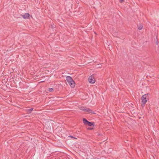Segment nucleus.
<instances>
[{
	"label": "nucleus",
	"instance_id": "nucleus-9",
	"mask_svg": "<svg viewBox=\"0 0 159 159\" xmlns=\"http://www.w3.org/2000/svg\"><path fill=\"white\" fill-rule=\"evenodd\" d=\"M87 125H88L89 126H91L92 125H94V123L93 122H91L89 121L88 123L87 124Z\"/></svg>",
	"mask_w": 159,
	"mask_h": 159
},
{
	"label": "nucleus",
	"instance_id": "nucleus-4",
	"mask_svg": "<svg viewBox=\"0 0 159 159\" xmlns=\"http://www.w3.org/2000/svg\"><path fill=\"white\" fill-rule=\"evenodd\" d=\"M21 16L24 19H26L29 17L30 14L28 13H25L24 15H22Z\"/></svg>",
	"mask_w": 159,
	"mask_h": 159
},
{
	"label": "nucleus",
	"instance_id": "nucleus-7",
	"mask_svg": "<svg viewBox=\"0 0 159 159\" xmlns=\"http://www.w3.org/2000/svg\"><path fill=\"white\" fill-rule=\"evenodd\" d=\"M83 122L84 125H87V123H88L89 121H88L86 119L83 118Z\"/></svg>",
	"mask_w": 159,
	"mask_h": 159
},
{
	"label": "nucleus",
	"instance_id": "nucleus-11",
	"mask_svg": "<svg viewBox=\"0 0 159 159\" xmlns=\"http://www.w3.org/2000/svg\"><path fill=\"white\" fill-rule=\"evenodd\" d=\"M53 89L51 88H49V91L50 92L52 91H53Z\"/></svg>",
	"mask_w": 159,
	"mask_h": 159
},
{
	"label": "nucleus",
	"instance_id": "nucleus-2",
	"mask_svg": "<svg viewBox=\"0 0 159 159\" xmlns=\"http://www.w3.org/2000/svg\"><path fill=\"white\" fill-rule=\"evenodd\" d=\"M147 95L146 94L143 95L141 99L142 102V103L141 104V106L142 107H144L145 104L147 101Z\"/></svg>",
	"mask_w": 159,
	"mask_h": 159
},
{
	"label": "nucleus",
	"instance_id": "nucleus-5",
	"mask_svg": "<svg viewBox=\"0 0 159 159\" xmlns=\"http://www.w3.org/2000/svg\"><path fill=\"white\" fill-rule=\"evenodd\" d=\"M87 111L89 113H91L93 114H95V113L92 110H91V109L89 108H87Z\"/></svg>",
	"mask_w": 159,
	"mask_h": 159
},
{
	"label": "nucleus",
	"instance_id": "nucleus-10",
	"mask_svg": "<svg viewBox=\"0 0 159 159\" xmlns=\"http://www.w3.org/2000/svg\"><path fill=\"white\" fill-rule=\"evenodd\" d=\"M33 108H30L27 110V112L28 113H30L33 110Z\"/></svg>",
	"mask_w": 159,
	"mask_h": 159
},
{
	"label": "nucleus",
	"instance_id": "nucleus-6",
	"mask_svg": "<svg viewBox=\"0 0 159 159\" xmlns=\"http://www.w3.org/2000/svg\"><path fill=\"white\" fill-rule=\"evenodd\" d=\"M138 28L139 30H141L143 28V25L141 24L138 25Z\"/></svg>",
	"mask_w": 159,
	"mask_h": 159
},
{
	"label": "nucleus",
	"instance_id": "nucleus-3",
	"mask_svg": "<svg viewBox=\"0 0 159 159\" xmlns=\"http://www.w3.org/2000/svg\"><path fill=\"white\" fill-rule=\"evenodd\" d=\"M88 80L90 83L91 84L94 83L95 82L94 75L93 74L90 76L88 78Z\"/></svg>",
	"mask_w": 159,
	"mask_h": 159
},
{
	"label": "nucleus",
	"instance_id": "nucleus-8",
	"mask_svg": "<svg viewBox=\"0 0 159 159\" xmlns=\"http://www.w3.org/2000/svg\"><path fill=\"white\" fill-rule=\"evenodd\" d=\"M87 108L86 107H81L80 108V109L82 111H87Z\"/></svg>",
	"mask_w": 159,
	"mask_h": 159
},
{
	"label": "nucleus",
	"instance_id": "nucleus-1",
	"mask_svg": "<svg viewBox=\"0 0 159 159\" xmlns=\"http://www.w3.org/2000/svg\"><path fill=\"white\" fill-rule=\"evenodd\" d=\"M66 80L71 88H73L75 86V83L72 78L70 76L66 77Z\"/></svg>",
	"mask_w": 159,
	"mask_h": 159
},
{
	"label": "nucleus",
	"instance_id": "nucleus-12",
	"mask_svg": "<svg viewBox=\"0 0 159 159\" xmlns=\"http://www.w3.org/2000/svg\"><path fill=\"white\" fill-rule=\"evenodd\" d=\"M120 2V3H122L124 1V0H119Z\"/></svg>",
	"mask_w": 159,
	"mask_h": 159
}]
</instances>
